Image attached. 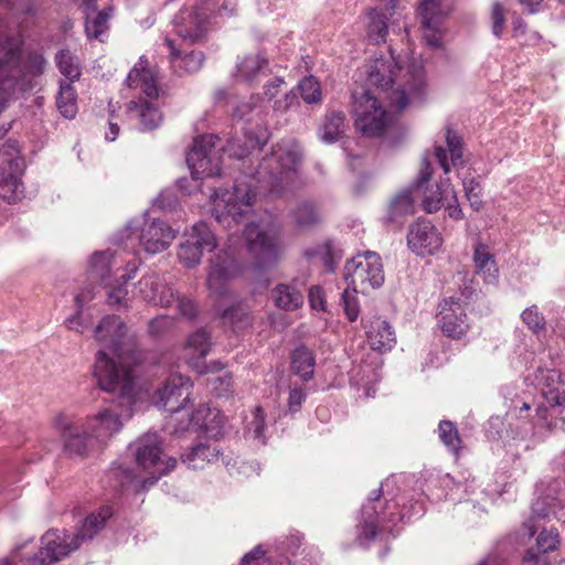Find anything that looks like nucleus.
I'll return each instance as SVG.
<instances>
[{
  "mask_svg": "<svg viewBox=\"0 0 565 565\" xmlns=\"http://www.w3.org/2000/svg\"><path fill=\"white\" fill-rule=\"evenodd\" d=\"M300 160L301 156L297 149L277 145L248 175L249 183L236 181L232 191L226 190L221 194L215 192L212 198V215L227 228L248 221L257 190L280 194L284 182L295 174Z\"/></svg>",
  "mask_w": 565,
  "mask_h": 565,
  "instance_id": "1",
  "label": "nucleus"
},
{
  "mask_svg": "<svg viewBox=\"0 0 565 565\" xmlns=\"http://www.w3.org/2000/svg\"><path fill=\"white\" fill-rule=\"evenodd\" d=\"M95 338L104 347L96 354L94 376L98 386L131 404L135 375L129 362H136L127 327L117 316H107L95 328Z\"/></svg>",
  "mask_w": 565,
  "mask_h": 565,
  "instance_id": "2",
  "label": "nucleus"
},
{
  "mask_svg": "<svg viewBox=\"0 0 565 565\" xmlns=\"http://www.w3.org/2000/svg\"><path fill=\"white\" fill-rule=\"evenodd\" d=\"M114 394L119 399V406L124 408L120 414L110 408H105L96 415L87 417L83 423L75 422L72 416L64 413L53 418V426L63 439L64 450L70 456H87L95 446L107 441L121 429V417L129 418L131 416L135 391L132 392L131 404L121 398L118 392Z\"/></svg>",
  "mask_w": 565,
  "mask_h": 565,
  "instance_id": "3",
  "label": "nucleus"
},
{
  "mask_svg": "<svg viewBox=\"0 0 565 565\" xmlns=\"http://www.w3.org/2000/svg\"><path fill=\"white\" fill-rule=\"evenodd\" d=\"M46 61L42 54L30 53L21 63L20 49L13 39H6L0 47V111L11 93L32 89L33 77L43 74Z\"/></svg>",
  "mask_w": 565,
  "mask_h": 565,
  "instance_id": "4",
  "label": "nucleus"
},
{
  "mask_svg": "<svg viewBox=\"0 0 565 565\" xmlns=\"http://www.w3.org/2000/svg\"><path fill=\"white\" fill-rule=\"evenodd\" d=\"M401 67L393 56L388 60H374L367 71V82L370 85L385 94L391 105L398 110H403L408 105L407 89L414 94H420L425 87V71L422 65L412 64L408 70L409 81L407 88L397 86L394 88V79Z\"/></svg>",
  "mask_w": 565,
  "mask_h": 565,
  "instance_id": "5",
  "label": "nucleus"
},
{
  "mask_svg": "<svg viewBox=\"0 0 565 565\" xmlns=\"http://www.w3.org/2000/svg\"><path fill=\"white\" fill-rule=\"evenodd\" d=\"M354 125L367 138H381L392 122V117L370 89L352 95Z\"/></svg>",
  "mask_w": 565,
  "mask_h": 565,
  "instance_id": "6",
  "label": "nucleus"
},
{
  "mask_svg": "<svg viewBox=\"0 0 565 565\" xmlns=\"http://www.w3.org/2000/svg\"><path fill=\"white\" fill-rule=\"evenodd\" d=\"M344 278L352 288L367 292L379 288L384 282V268L381 257L371 250L358 254L347 262Z\"/></svg>",
  "mask_w": 565,
  "mask_h": 565,
  "instance_id": "7",
  "label": "nucleus"
},
{
  "mask_svg": "<svg viewBox=\"0 0 565 565\" xmlns=\"http://www.w3.org/2000/svg\"><path fill=\"white\" fill-rule=\"evenodd\" d=\"M218 141L220 138L215 135H205L194 139L193 147L186 156V163L193 178L220 175V151L223 148H217Z\"/></svg>",
  "mask_w": 565,
  "mask_h": 565,
  "instance_id": "8",
  "label": "nucleus"
},
{
  "mask_svg": "<svg viewBox=\"0 0 565 565\" xmlns=\"http://www.w3.org/2000/svg\"><path fill=\"white\" fill-rule=\"evenodd\" d=\"M130 447L135 449L137 463L153 475L149 479L150 484H153L161 476L167 475L177 465V459L173 457L163 459L164 454L162 452L161 441L157 434H146L138 438Z\"/></svg>",
  "mask_w": 565,
  "mask_h": 565,
  "instance_id": "9",
  "label": "nucleus"
},
{
  "mask_svg": "<svg viewBox=\"0 0 565 565\" xmlns=\"http://www.w3.org/2000/svg\"><path fill=\"white\" fill-rule=\"evenodd\" d=\"M216 245L215 235L206 223L199 222L179 245L178 258L185 267H194L201 262L203 253L212 252Z\"/></svg>",
  "mask_w": 565,
  "mask_h": 565,
  "instance_id": "10",
  "label": "nucleus"
},
{
  "mask_svg": "<svg viewBox=\"0 0 565 565\" xmlns=\"http://www.w3.org/2000/svg\"><path fill=\"white\" fill-rule=\"evenodd\" d=\"M243 234L247 248L255 258L257 268H266L278 260L279 246L274 236L260 231L254 222L245 224Z\"/></svg>",
  "mask_w": 565,
  "mask_h": 565,
  "instance_id": "11",
  "label": "nucleus"
},
{
  "mask_svg": "<svg viewBox=\"0 0 565 565\" xmlns=\"http://www.w3.org/2000/svg\"><path fill=\"white\" fill-rule=\"evenodd\" d=\"M437 321L445 335L460 339L466 334L469 324L460 297H449L439 303Z\"/></svg>",
  "mask_w": 565,
  "mask_h": 565,
  "instance_id": "12",
  "label": "nucleus"
},
{
  "mask_svg": "<svg viewBox=\"0 0 565 565\" xmlns=\"http://www.w3.org/2000/svg\"><path fill=\"white\" fill-rule=\"evenodd\" d=\"M175 231L159 218L146 220L138 235L139 244L147 254L166 250L175 238Z\"/></svg>",
  "mask_w": 565,
  "mask_h": 565,
  "instance_id": "13",
  "label": "nucleus"
},
{
  "mask_svg": "<svg viewBox=\"0 0 565 565\" xmlns=\"http://www.w3.org/2000/svg\"><path fill=\"white\" fill-rule=\"evenodd\" d=\"M418 14L425 43L433 49L441 47L445 14L440 9V0H424L418 8Z\"/></svg>",
  "mask_w": 565,
  "mask_h": 565,
  "instance_id": "14",
  "label": "nucleus"
},
{
  "mask_svg": "<svg viewBox=\"0 0 565 565\" xmlns=\"http://www.w3.org/2000/svg\"><path fill=\"white\" fill-rule=\"evenodd\" d=\"M407 244L420 256L433 255L441 247L443 237L430 221L419 218L409 226Z\"/></svg>",
  "mask_w": 565,
  "mask_h": 565,
  "instance_id": "15",
  "label": "nucleus"
},
{
  "mask_svg": "<svg viewBox=\"0 0 565 565\" xmlns=\"http://www.w3.org/2000/svg\"><path fill=\"white\" fill-rule=\"evenodd\" d=\"M192 384L189 377L183 375L171 376L166 385L158 391L156 405L170 413H177L184 408L190 398Z\"/></svg>",
  "mask_w": 565,
  "mask_h": 565,
  "instance_id": "16",
  "label": "nucleus"
},
{
  "mask_svg": "<svg viewBox=\"0 0 565 565\" xmlns=\"http://www.w3.org/2000/svg\"><path fill=\"white\" fill-rule=\"evenodd\" d=\"M431 174V164L425 156L420 161V170L414 183V191L417 195H422V205L427 213L437 212L441 207L443 200L447 198V190H443L439 184H436L435 188L426 185Z\"/></svg>",
  "mask_w": 565,
  "mask_h": 565,
  "instance_id": "17",
  "label": "nucleus"
},
{
  "mask_svg": "<svg viewBox=\"0 0 565 565\" xmlns=\"http://www.w3.org/2000/svg\"><path fill=\"white\" fill-rule=\"evenodd\" d=\"M137 294L154 306L170 307L174 302L173 288L156 274H148L139 280Z\"/></svg>",
  "mask_w": 565,
  "mask_h": 565,
  "instance_id": "18",
  "label": "nucleus"
},
{
  "mask_svg": "<svg viewBox=\"0 0 565 565\" xmlns=\"http://www.w3.org/2000/svg\"><path fill=\"white\" fill-rule=\"evenodd\" d=\"M243 130L244 140L239 137H234L227 141L225 150L228 152L230 157L244 159L253 150L259 149L266 145L269 139L267 128L262 127L260 125H256L255 129L253 127H244Z\"/></svg>",
  "mask_w": 565,
  "mask_h": 565,
  "instance_id": "19",
  "label": "nucleus"
},
{
  "mask_svg": "<svg viewBox=\"0 0 565 565\" xmlns=\"http://www.w3.org/2000/svg\"><path fill=\"white\" fill-rule=\"evenodd\" d=\"M42 547L39 553L28 559V565H50L68 556L72 547L61 540L57 530L47 531L41 539Z\"/></svg>",
  "mask_w": 565,
  "mask_h": 565,
  "instance_id": "20",
  "label": "nucleus"
},
{
  "mask_svg": "<svg viewBox=\"0 0 565 565\" xmlns=\"http://www.w3.org/2000/svg\"><path fill=\"white\" fill-rule=\"evenodd\" d=\"M6 163L7 167H2L0 173V196L11 203L19 200L22 193L21 177L24 163L20 158L8 159Z\"/></svg>",
  "mask_w": 565,
  "mask_h": 565,
  "instance_id": "21",
  "label": "nucleus"
},
{
  "mask_svg": "<svg viewBox=\"0 0 565 565\" xmlns=\"http://www.w3.org/2000/svg\"><path fill=\"white\" fill-rule=\"evenodd\" d=\"M234 270V260L230 257L221 259L217 256L215 260H212L206 282L211 294L218 298L230 297L231 292L227 287V280L232 277Z\"/></svg>",
  "mask_w": 565,
  "mask_h": 565,
  "instance_id": "22",
  "label": "nucleus"
},
{
  "mask_svg": "<svg viewBox=\"0 0 565 565\" xmlns=\"http://www.w3.org/2000/svg\"><path fill=\"white\" fill-rule=\"evenodd\" d=\"M111 511L108 507L103 508L97 514L88 515L77 533L70 540L65 533H60L63 543L72 547V552L76 551L81 543L87 540H92L105 525L106 520L110 518Z\"/></svg>",
  "mask_w": 565,
  "mask_h": 565,
  "instance_id": "23",
  "label": "nucleus"
},
{
  "mask_svg": "<svg viewBox=\"0 0 565 565\" xmlns=\"http://www.w3.org/2000/svg\"><path fill=\"white\" fill-rule=\"evenodd\" d=\"M164 43L170 49V63L177 74H193L199 72L203 66L205 60L203 52L191 51L190 53L182 54L179 50H177L173 40L167 38Z\"/></svg>",
  "mask_w": 565,
  "mask_h": 565,
  "instance_id": "24",
  "label": "nucleus"
},
{
  "mask_svg": "<svg viewBox=\"0 0 565 565\" xmlns=\"http://www.w3.org/2000/svg\"><path fill=\"white\" fill-rule=\"evenodd\" d=\"M128 273L122 274L119 279L115 281H107L105 288L106 292V301L110 307L120 309L128 308L132 296L129 295L128 290V281L134 278V274L137 271V266L135 264H128Z\"/></svg>",
  "mask_w": 565,
  "mask_h": 565,
  "instance_id": "25",
  "label": "nucleus"
},
{
  "mask_svg": "<svg viewBox=\"0 0 565 565\" xmlns=\"http://www.w3.org/2000/svg\"><path fill=\"white\" fill-rule=\"evenodd\" d=\"M127 85L130 88H140L141 92L149 98H157L159 96V88L157 86V78L153 71L148 66V62L142 58L129 72L127 76Z\"/></svg>",
  "mask_w": 565,
  "mask_h": 565,
  "instance_id": "26",
  "label": "nucleus"
},
{
  "mask_svg": "<svg viewBox=\"0 0 565 565\" xmlns=\"http://www.w3.org/2000/svg\"><path fill=\"white\" fill-rule=\"evenodd\" d=\"M367 342L372 350L386 352L396 343L395 331L392 326L381 318H374L366 331Z\"/></svg>",
  "mask_w": 565,
  "mask_h": 565,
  "instance_id": "27",
  "label": "nucleus"
},
{
  "mask_svg": "<svg viewBox=\"0 0 565 565\" xmlns=\"http://www.w3.org/2000/svg\"><path fill=\"white\" fill-rule=\"evenodd\" d=\"M347 117L343 111L330 110L328 111L319 128L318 136L324 143L331 145L339 141L348 130Z\"/></svg>",
  "mask_w": 565,
  "mask_h": 565,
  "instance_id": "28",
  "label": "nucleus"
},
{
  "mask_svg": "<svg viewBox=\"0 0 565 565\" xmlns=\"http://www.w3.org/2000/svg\"><path fill=\"white\" fill-rule=\"evenodd\" d=\"M221 449L212 444H198L182 456V461L193 470H202L221 460Z\"/></svg>",
  "mask_w": 565,
  "mask_h": 565,
  "instance_id": "29",
  "label": "nucleus"
},
{
  "mask_svg": "<svg viewBox=\"0 0 565 565\" xmlns=\"http://www.w3.org/2000/svg\"><path fill=\"white\" fill-rule=\"evenodd\" d=\"M559 545L558 532L555 529L543 530L536 540V546L527 550L523 565H548L540 554L554 551Z\"/></svg>",
  "mask_w": 565,
  "mask_h": 565,
  "instance_id": "30",
  "label": "nucleus"
},
{
  "mask_svg": "<svg viewBox=\"0 0 565 565\" xmlns=\"http://www.w3.org/2000/svg\"><path fill=\"white\" fill-rule=\"evenodd\" d=\"M85 31L89 39H98L108 29V20L111 17L113 9L109 7L102 11H96V0H85Z\"/></svg>",
  "mask_w": 565,
  "mask_h": 565,
  "instance_id": "31",
  "label": "nucleus"
},
{
  "mask_svg": "<svg viewBox=\"0 0 565 565\" xmlns=\"http://www.w3.org/2000/svg\"><path fill=\"white\" fill-rule=\"evenodd\" d=\"M127 114L131 119H138L140 129L152 130L159 126L162 115L157 107L146 100H131L127 104Z\"/></svg>",
  "mask_w": 565,
  "mask_h": 565,
  "instance_id": "32",
  "label": "nucleus"
},
{
  "mask_svg": "<svg viewBox=\"0 0 565 565\" xmlns=\"http://www.w3.org/2000/svg\"><path fill=\"white\" fill-rule=\"evenodd\" d=\"M190 423L196 429L216 436L223 426V418L216 408L201 406L191 415Z\"/></svg>",
  "mask_w": 565,
  "mask_h": 565,
  "instance_id": "33",
  "label": "nucleus"
},
{
  "mask_svg": "<svg viewBox=\"0 0 565 565\" xmlns=\"http://www.w3.org/2000/svg\"><path fill=\"white\" fill-rule=\"evenodd\" d=\"M206 18L200 10L183 12L181 19L186 20V24L177 31L178 35L191 43L200 41L206 31Z\"/></svg>",
  "mask_w": 565,
  "mask_h": 565,
  "instance_id": "34",
  "label": "nucleus"
},
{
  "mask_svg": "<svg viewBox=\"0 0 565 565\" xmlns=\"http://www.w3.org/2000/svg\"><path fill=\"white\" fill-rule=\"evenodd\" d=\"M271 296L276 307L286 311L296 310L303 303L302 292L291 285H278Z\"/></svg>",
  "mask_w": 565,
  "mask_h": 565,
  "instance_id": "35",
  "label": "nucleus"
},
{
  "mask_svg": "<svg viewBox=\"0 0 565 565\" xmlns=\"http://www.w3.org/2000/svg\"><path fill=\"white\" fill-rule=\"evenodd\" d=\"M316 359L311 350L301 345L295 349L291 355V367L294 372L305 381L312 377Z\"/></svg>",
  "mask_w": 565,
  "mask_h": 565,
  "instance_id": "36",
  "label": "nucleus"
},
{
  "mask_svg": "<svg viewBox=\"0 0 565 565\" xmlns=\"http://www.w3.org/2000/svg\"><path fill=\"white\" fill-rule=\"evenodd\" d=\"M268 60L260 53H250L237 64L236 76L243 81H253L266 66Z\"/></svg>",
  "mask_w": 565,
  "mask_h": 565,
  "instance_id": "37",
  "label": "nucleus"
},
{
  "mask_svg": "<svg viewBox=\"0 0 565 565\" xmlns=\"http://www.w3.org/2000/svg\"><path fill=\"white\" fill-rule=\"evenodd\" d=\"M58 111L65 118H74L77 113L76 92L71 83L61 82L56 96Z\"/></svg>",
  "mask_w": 565,
  "mask_h": 565,
  "instance_id": "38",
  "label": "nucleus"
},
{
  "mask_svg": "<svg viewBox=\"0 0 565 565\" xmlns=\"http://www.w3.org/2000/svg\"><path fill=\"white\" fill-rule=\"evenodd\" d=\"M113 255L109 252H98L92 256L89 268L92 279L106 284L110 280Z\"/></svg>",
  "mask_w": 565,
  "mask_h": 565,
  "instance_id": "39",
  "label": "nucleus"
},
{
  "mask_svg": "<svg viewBox=\"0 0 565 565\" xmlns=\"http://www.w3.org/2000/svg\"><path fill=\"white\" fill-rule=\"evenodd\" d=\"M414 184L412 189L402 191L392 201L390 206V218L397 221L399 217L414 213Z\"/></svg>",
  "mask_w": 565,
  "mask_h": 565,
  "instance_id": "40",
  "label": "nucleus"
},
{
  "mask_svg": "<svg viewBox=\"0 0 565 565\" xmlns=\"http://www.w3.org/2000/svg\"><path fill=\"white\" fill-rule=\"evenodd\" d=\"M370 23L367 28V35L370 41L374 44H380L386 41L387 35V15L377 11V9H371L369 11Z\"/></svg>",
  "mask_w": 565,
  "mask_h": 565,
  "instance_id": "41",
  "label": "nucleus"
},
{
  "mask_svg": "<svg viewBox=\"0 0 565 565\" xmlns=\"http://www.w3.org/2000/svg\"><path fill=\"white\" fill-rule=\"evenodd\" d=\"M221 317L224 323L231 324L235 330L245 329L252 323L248 310L241 303L224 309Z\"/></svg>",
  "mask_w": 565,
  "mask_h": 565,
  "instance_id": "42",
  "label": "nucleus"
},
{
  "mask_svg": "<svg viewBox=\"0 0 565 565\" xmlns=\"http://www.w3.org/2000/svg\"><path fill=\"white\" fill-rule=\"evenodd\" d=\"M56 63L60 72L71 82L78 79L81 76V67L78 58L68 50H61L56 54Z\"/></svg>",
  "mask_w": 565,
  "mask_h": 565,
  "instance_id": "43",
  "label": "nucleus"
},
{
  "mask_svg": "<svg viewBox=\"0 0 565 565\" xmlns=\"http://www.w3.org/2000/svg\"><path fill=\"white\" fill-rule=\"evenodd\" d=\"M212 342L206 329L201 328L190 334L186 341V349L192 351L193 356L204 358L211 350Z\"/></svg>",
  "mask_w": 565,
  "mask_h": 565,
  "instance_id": "44",
  "label": "nucleus"
},
{
  "mask_svg": "<svg viewBox=\"0 0 565 565\" xmlns=\"http://www.w3.org/2000/svg\"><path fill=\"white\" fill-rule=\"evenodd\" d=\"M295 223L300 228L311 227L320 222V216L315 205L310 202L300 203L292 212Z\"/></svg>",
  "mask_w": 565,
  "mask_h": 565,
  "instance_id": "45",
  "label": "nucleus"
},
{
  "mask_svg": "<svg viewBox=\"0 0 565 565\" xmlns=\"http://www.w3.org/2000/svg\"><path fill=\"white\" fill-rule=\"evenodd\" d=\"M473 260L478 274H483L486 278H494L498 269L493 256L486 249L484 246L479 245L475 249Z\"/></svg>",
  "mask_w": 565,
  "mask_h": 565,
  "instance_id": "46",
  "label": "nucleus"
},
{
  "mask_svg": "<svg viewBox=\"0 0 565 565\" xmlns=\"http://www.w3.org/2000/svg\"><path fill=\"white\" fill-rule=\"evenodd\" d=\"M300 96L307 104H317L321 102L320 83L313 77L303 78L298 85Z\"/></svg>",
  "mask_w": 565,
  "mask_h": 565,
  "instance_id": "47",
  "label": "nucleus"
},
{
  "mask_svg": "<svg viewBox=\"0 0 565 565\" xmlns=\"http://www.w3.org/2000/svg\"><path fill=\"white\" fill-rule=\"evenodd\" d=\"M439 437L443 443L456 455L460 448V438L456 426L449 420L439 423Z\"/></svg>",
  "mask_w": 565,
  "mask_h": 565,
  "instance_id": "48",
  "label": "nucleus"
},
{
  "mask_svg": "<svg viewBox=\"0 0 565 565\" xmlns=\"http://www.w3.org/2000/svg\"><path fill=\"white\" fill-rule=\"evenodd\" d=\"M446 143L450 153L451 164L454 167L462 166V139L449 127L447 128L446 132Z\"/></svg>",
  "mask_w": 565,
  "mask_h": 565,
  "instance_id": "49",
  "label": "nucleus"
},
{
  "mask_svg": "<svg viewBox=\"0 0 565 565\" xmlns=\"http://www.w3.org/2000/svg\"><path fill=\"white\" fill-rule=\"evenodd\" d=\"M360 290L359 288H353L350 290V288H347L342 292V305L344 312L350 321H355L360 315V307H359V300L356 297V292Z\"/></svg>",
  "mask_w": 565,
  "mask_h": 565,
  "instance_id": "50",
  "label": "nucleus"
},
{
  "mask_svg": "<svg viewBox=\"0 0 565 565\" xmlns=\"http://www.w3.org/2000/svg\"><path fill=\"white\" fill-rule=\"evenodd\" d=\"M465 195L475 211H480L483 207V202L480 198V183L475 179L463 180Z\"/></svg>",
  "mask_w": 565,
  "mask_h": 565,
  "instance_id": "51",
  "label": "nucleus"
},
{
  "mask_svg": "<svg viewBox=\"0 0 565 565\" xmlns=\"http://www.w3.org/2000/svg\"><path fill=\"white\" fill-rule=\"evenodd\" d=\"M254 114L258 115L259 111L257 110L256 102L254 98H250V100L242 102L235 107L233 117L237 120L249 122Z\"/></svg>",
  "mask_w": 565,
  "mask_h": 565,
  "instance_id": "52",
  "label": "nucleus"
},
{
  "mask_svg": "<svg viewBox=\"0 0 565 565\" xmlns=\"http://www.w3.org/2000/svg\"><path fill=\"white\" fill-rule=\"evenodd\" d=\"M173 321L168 316H158L148 322V333L151 337H160L170 330Z\"/></svg>",
  "mask_w": 565,
  "mask_h": 565,
  "instance_id": "53",
  "label": "nucleus"
},
{
  "mask_svg": "<svg viewBox=\"0 0 565 565\" xmlns=\"http://www.w3.org/2000/svg\"><path fill=\"white\" fill-rule=\"evenodd\" d=\"M522 320L534 332H539L540 330H543L544 326H545L543 316L534 307L527 308L523 311Z\"/></svg>",
  "mask_w": 565,
  "mask_h": 565,
  "instance_id": "54",
  "label": "nucleus"
},
{
  "mask_svg": "<svg viewBox=\"0 0 565 565\" xmlns=\"http://www.w3.org/2000/svg\"><path fill=\"white\" fill-rule=\"evenodd\" d=\"M492 32L494 35L499 36L503 32L504 29V11L500 3L495 2L492 7Z\"/></svg>",
  "mask_w": 565,
  "mask_h": 565,
  "instance_id": "55",
  "label": "nucleus"
},
{
  "mask_svg": "<svg viewBox=\"0 0 565 565\" xmlns=\"http://www.w3.org/2000/svg\"><path fill=\"white\" fill-rule=\"evenodd\" d=\"M265 426L264 412L260 407H257L254 412V419L249 425V429L253 431L255 438L262 439L264 437Z\"/></svg>",
  "mask_w": 565,
  "mask_h": 565,
  "instance_id": "56",
  "label": "nucleus"
},
{
  "mask_svg": "<svg viewBox=\"0 0 565 565\" xmlns=\"http://www.w3.org/2000/svg\"><path fill=\"white\" fill-rule=\"evenodd\" d=\"M174 301H177L180 313L189 319H192L196 315L195 303L188 298L179 297L174 294Z\"/></svg>",
  "mask_w": 565,
  "mask_h": 565,
  "instance_id": "57",
  "label": "nucleus"
},
{
  "mask_svg": "<svg viewBox=\"0 0 565 565\" xmlns=\"http://www.w3.org/2000/svg\"><path fill=\"white\" fill-rule=\"evenodd\" d=\"M308 298L313 309L324 310V294L321 287L312 286L309 289Z\"/></svg>",
  "mask_w": 565,
  "mask_h": 565,
  "instance_id": "58",
  "label": "nucleus"
},
{
  "mask_svg": "<svg viewBox=\"0 0 565 565\" xmlns=\"http://www.w3.org/2000/svg\"><path fill=\"white\" fill-rule=\"evenodd\" d=\"M305 393L298 388H291L288 397V407L289 411L295 413L298 412L301 407L302 402L305 401Z\"/></svg>",
  "mask_w": 565,
  "mask_h": 565,
  "instance_id": "59",
  "label": "nucleus"
},
{
  "mask_svg": "<svg viewBox=\"0 0 565 565\" xmlns=\"http://www.w3.org/2000/svg\"><path fill=\"white\" fill-rule=\"evenodd\" d=\"M450 193H451V202H449L445 209L448 212L449 217H451L454 220H462L463 212L458 204L457 195L452 189H450Z\"/></svg>",
  "mask_w": 565,
  "mask_h": 565,
  "instance_id": "60",
  "label": "nucleus"
},
{
  "mask_svg": "<svg viewBox=\"0 0 565 565\" xmlns=\"http://www.w3.org/2000/svg\"><path fill=\"white\" fill-rule=\"evenodd\" d=\"M295 104H298V98L292 92H289L284 95L282 99L275 102L274 108L275 110L285 113Z\"/></svg>",
  "mask_w": 565,
  "mask_h": 565,
  "instance_id": "61",
  "label": "nucleus"
},
{
  "mask_svg": "<svg viewBox=\"0 0 565 565\" xmlns=\"http://www.w3.org/2000/svg\"><path fill=\"white\" fill-rule=\"evenodd\" d=\"M377 535L376 526L372 522H366L358 536L361 544H367L373 541Z\"/></svg>",
  "mask_w": 565,
  "mask_h": 565,
  "instance_id": "62",
  "label": "nucleus"
},
{
  "mask_svg": "<svg viewBox=\"0 0 565 565\" xmlns=\"http://www.w3.org/2000/svg\"><path fill=\"white\" fill-rule=\"evenodd\" d=\"M265 553L264 548L258 545L243 557L241 565H259L258 561L265 556Z\"/></svg>",
  "mask_w": 565,
  "mask_h": 565,
  "instance_id": "63",
  "label": "nucleus"
},
{
  "mask_svg": "<svg viewBox=\"0 0 565 565\" xmlns=\"http://www.w3.org/2000/svg\"><path fill=\"white\" fill-rule=\"evenodd\" d=\"M95 297L94 287L89 286L75 296V302L79 310Z\"/></svg>",
  "mask_w": 565,
  "mask_h": 565,
  "instance_id": "64",
  "label": "nucleus"
}]
</instances>
